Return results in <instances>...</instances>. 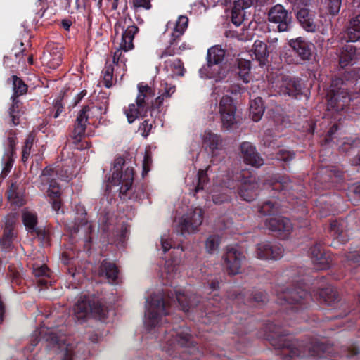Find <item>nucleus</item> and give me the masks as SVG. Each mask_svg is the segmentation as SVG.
<instances>
[{
	"label": "nucleus",
	"instance_id": "f257e3e1",
	"mask_svg": "<svg viewBox=\"0 0 360 360\" xmlns=\"http://www.w3.org/2000/svg\"><path fill=\"white\" fill-rule=\"evenodd\" d=\"M287 326H290L287 320L281 325L271 321L264 324V337L282 360H326L331 357L333 347L327 340L292 339L283 328Z\"/></svg>",
	"mask_w": 360,
	"mask_h": 360
},
{
	"label": "nucleus",
	"instance_id": "f03ea898",
	"mask_svg": "<svg viewBox=\"0 0 360 360\" xmlns=\"http://www.w3.org/2000/svg\"><path fill=\"white\" fill-rule=\"evenodd\" d=\"M177 303L184 312H189L194 309H200V301L195 295H189L180 290L165 289L154 292L146 299V312H145V326L151 331L162 322V317L170 315L171 307Z\"/></svg>",
	"mask_w": 360,
	"mask_h": 360
},
{
	"label": "nucleus",
	"instance_id": "7ed1b4c3",
	"mask_svg": "<svg viewBox=\"0 0 360 360\" xmlns=\"http://www.w3.org/2000/svg\"><path fill=\"white\" fill-rule=\"evenodd\" d=\"M162 88L159 91V96L154 98L155 90L148 84L141 82L137 85L138 94L136 103L130 104L124 108V112L129 124L133 123L139 117H145L150 112L153 117L161 111V107L165 100L169 98L175 92L174 86L167 83L162 84Z\"/></svg>",
	"mask_w": 360,
	"mask_h": 360
},
{
	"label": "nucleus",
	"instance_id": "20e7f679",
	"mask_svg": "<svg viewBox=\"0 0 360 360\" xmlns=\"http://www.w3.org/2000/svg\"><path fill=\"white\" fill-rule=\"evenodd\" d=\"M159 327L164 333L162 350L172 357L169 360H200L202 353L192 340L190 329L184 326V323L177 326L169 325L164 328L160 325Z\"/></svg>",
	"mask_w": 360,
	"mask_h": 360
},
{
	"label": "nucleus",
	"instance_id": "39448f33",
	"mask_svg": "<svg viewBox=\"0 0 360 360\" xmlns=\"http://www.w3.org/2000/svg\"><path fill=\"white\" fill-rule=\"evenodd\" d=\"M311 294L305 288L293 285L291 288H281L277 290V303L285 307V314H294V319L309 307Z\"/></svg>",
	"mask_w": 360,
	"mask_h": 360
},
{
	"label": "nucleus",
	"instance_id": "423d86ee",
	"mask_svg": "<svg viewBox=\"0 0 360 360\" xmlns=\"http://www.w3.org/2000/svg\"><path fill=\"white\" fill-rule=\"evenodd\" d=\"M223 184L229 189H237L242 200L251 202L257 195L258 184L256 177L248 169L229 173Z\"/></svg>",
	"mask_w": 360,
	"mask_h": 360
},
{
	"label": "nucleus",
	"instance_id": "0eeeda50",
	"mask_svg": "<svg viewBox=\"0 0 360 360\" xmlns=\"http://www.w3.org/2000/svg\"><path fill=\"white\" fill-rule=\"evenodd\" d=\"M134 178V169L132 167H127L124 169V174L115 173L111 179V185H120V196L123 200L129 199L135 201L142 200L145 196L142 185L133 186Z\"/></svg>",
	"mask_w": 360,
	"mask_h": 360
},
{
	"label": "nucleus",
	"instance_id": "6e6552de",
	"mask_svg": "<svg viewBox=\"0 0 360 360\" xmlns=\"http://www.w3.org/2000/svg\"><path fill=\"white\" fill-rule=\"evenodd\" d=\"M288 49L283 54L284 60L290 65H304L313 57L314 45L302 37L288 41Z\"/></svg>",
	"mask_w": 360,
	"mask_h": 360
},
{
	"label": "nucleus",
	"instance_id": "1a4fd4ad",
	"mask_svg": "<svg viewBox=\"0 0 360 360\" xmlns=\"http://www.w3.org/2000/svg\"><path fill=\"white\" fill-rule=\"evenodd\" d=\"M108 106L105 103L100 105L91 104L90 105L84 106L78 112L74 129L70 134L71 139L73 140L74 144L77 146L84 136L87 124L91 118L101 119L102 114H105Z\"/></svg>",
	"mask_w": 360,
	"mask_h": 360
},
{
	"label": "nucleus",
	"instance_id": "9d476101",
	"mask_svg": "<svg viewBox=\"0 0 360 360\" xmlns=\"http://www.w3.org/2000/svg\"><path fill=\"white\" fill-rule=\"evenodd\" d=\"M225 51L219 46H214L207 51V64L203 65L199 73L202 78L214 79L218 82L224 79L227 73L226 67L222 65Z\"/></svg>",
	"mask_w": 360,
	"mask_h": 360
},
{
	"label": "nucleus",
	"instance_id": "9b49d317",
	"mask_svg": "<svg viewBox=\"0 0 360 360\" xmlns=\"http://www.w3.org/2000/svg\"><path fill=\"white\" fill-rule=\"evenodd\" d=\"M74 311L78 320H84L89 316L104 320L108 316V307L94 295H84L80 297L75 304Z\"/></svg>",
	"mask_w": 360,
	"mask_h": 360
},
{
	"label": "nucleus",
	"instance_id": "f8f14e48",
	"mask_svg": "<svg viewBox=\"0 0 360 360\" xmlns=\"http://www.w3.org/2000/svg\"><path fill=\"white\" fill-rule=\"evenodd\" d=\"M229 299L232 300L233 306L238 309H232V312L238 314L244 306L252 307L264 304L266 302V293L257 290H243L239 292L234 291L229 295Z\"/></svg>",
	"mask_w": 360,
	"mask_h": 360
},
{
	"label": "nucleus",
	"instance_id": "ddd939ff",
	"mask_svg": "<svg viewBox=\"0 0 360 360\" xmlns=\"http://www.w3.org/2000/svg\"><path fill=\"white\" fill-rule=\"evenodd\" d=\"M311 283L313 294L321 304L335 308L337 306V292L335 289L327 284V278L324 276H312Z\"/></svg>",
	"mask_w": 360,
	"mask_h": 360
},
{
	"label": "nucleus",
	"instance_id": "4468645a",
	"mask_svg": "<svg viewBox=\"0 0 360 360\" xmlns=\"http://www.w3.org/2000/svg\"><path fill=\"white\" fill-rule=\"evenodd\" d=\"M9 80L13 83V94L11 96L12 105L8 109L10 124L17 126L20 124V117L22 114V103L18 99L20 96L27 93L28 86L24 81L16 75H13Z\"/></svg>",
	"mask_w": 360,
	"mask_h": 360
},
{
	"label": "nucleus",
	"instance_id": "2eb2a0df",
	"mask_svg": "<svg viewBox=\"0 0 360 360\" xmlns=\"http://www.w3.org/2000/svg\"><path fill=\"white\" fill-rule=\"evenodd\" d=\"M360 58V49L350 44H346L342 46L339 51V68H344L347 66H352L355 64ZM342 73L339 69V84H343L344 80L354 79L356 77V73L354 70L345 71L344 75L340 77Z\"/></svg>",
	"mask_w": 360,
	"mask_h": 360
},
{
	"label": "nucleus",
	"instance_id": "dca6fc26",
	"mask_svg": "<svg viewBox=\"0 0 360 360\" xmlns=\"http://www.w3.org/2000/svg\"><path fill=\"white\" fill-rule=\"evenodd\" d=\"M57 172L50 167H46L39 176V181L43 186L49 185L47 194L52 208L58 212L61 207L60 188L56 181Z\"/></svg>",
	"mask_w": 360,
	"mask_h": 360
},
{
	"label": "nucleus",
	"instance_id": "f3484780",
	"mask_svg": "<svg viewBox=\"0 0 360 360\" xmlns=\"http://www.w3.org/2000/svg\"><path fill=\"white\" fill-rule=\"evenodd\" d=\"M37 216L31 212L22 214V222L28 232L39 241L41 248H49L51 245V233L45 228L37 227Z\"/></svg>",
	"mask_w": 360,
	"mask_h": 360
},
{
	"label": "nucleus",
	"instance_id": "a211bd4d",
	"mask_svg": "<svg viewBox=\"0 0 360 360\" xmlns=\"http://www.w3.org/2000/svg\"><path fill=\"white\" fill-rule=\"evenodd\" d=\"M118 27L122 28V40L120 44V49L117 50L114 53L113 56V63L116 65H119V63L124 64L126 59L124 57L122 56V51H127L134 49L133 40L135 34H136L139 31V28L134 24L128 25V27L124 29V26H122L121 22H117L115 25L116 33H117V30Z\"/></svg>",
	"mask_w": 360,
	"mask_h": 360
},
{
	"label": "nucleus",
	"instance_id": "6ab92c4d",
	"mask_svg": "<svg viewBox=\"0 0 360 360\" xmlns=\"http://www.w3.org/2000/svg\"><path fill=\"white\" fill-rule=\"evenodd\" d=\"M267 15L270 22L277 25L276 29L279 32H288L292 28V12L282 4H277L271 7Z\"/></svg>",
	"mask_w": 360,
	"mask_h": 360
},
{
	"label": "nucleus",
	"instance_id": "aec40b11",
	"mask_svg": "<svg viewBox=\"0 0 360 360\" xmlns=\"http://www.w3.org/2000/svg\"><path fill=\"white\" fill-rule=\"evenodd\" d=\"M269 188L274 191L272 197L281 201L290 200L297 198L295 194L294 184L288 176H279L268 184ZM267 186V184H266Z\"/></svg>",
	"mask_w": 360,
	"mask_h": 360
},
{
	"label": "nucleus",
	"instance_id": "412c9836",
	"mask_svg": "<svg viewBox=\"0 0 360 360\" xmlns=\"http://www.w3.org/2000/svg\"><path fill=\"white\" fill-rule=\"evenodd\" d=\"M335 80H333L331 89L327 93V106L325 117H333L334 122L326 136L325 140L326 142L331 141L338 131V122L335 120L338 115V90L335 89Z\"/></svg>",
	"mask_w": 360,
	"mask_h": 360
},
{
	"label": "nucleus",
	"instance_id": "4be33fe9",
	"mask_svg": "<svg viewBox=\"0 0 360 360\" xmlns=\"http://www.w3.org/2000/svg\"><path fill=\"white\" fill-rule=\"evenodd\" d=\"M264 226L275 237L281 240H287L292 231V224L288 218L279 217L266 219Z\"/></svg>",
	"mask_w": 360,
	"mask_h": 360
},
{
	"label": "nucleus",
	"instance_id": "5701e85b",
	"mask_svg": "<svg viewBox=\"0 0 360 360\" xmlns=\"http://www.w3.org/2000/svg\"><path fill=\"white\" fill-rule=\"evenodd\" d=\"M236 106L233 99L229 96H224L219 102V112L222 127L226 129H231L236 124Z\"/></svg>",
	"mask_w": 360,
	"mask_h": 360
},
{
	"label": "nucleus",
	"instance_id": "b1692460",
	"mask_svg": "<svg viewBox=\"0 0 360 360\" xmlns=\"http://www.w3.org/2000/svg\"><path fill=\"white\" fill-rule=\"evenodd\" d=\"M280 93L297 98L304 94V84L302 79L284 75L279 82Z\"/></svg>",
	"mask_w": 360,
	"mask_h": 360
},
{
	"label": "nucleus",
	"instance_id": "393cba45",
	"mask_svg": "<svg viewBox=\"0 0 360 360\" xmlns=\"http://www.w3.org/2000/svg\"><path fill=\"white\" fill-rule=\"evenodd\" d=\"M71 236L83 231L84 233V248H91L93 240L94 229L91 224L88 222L86 212L84 211L81 217L75 218V223L70 226H68Z\"/></svg>",
	"mask_w": 360,
	"mask_h": 360
},
{
	"label": "nucleus",
	"instance_id": "a878e982",
	"mask_svg": "<svg viewBox=\"0 0 360 360\" xmlns=\"http://www.w3.org/2000/svg\"><path fill=\"white\" fill-rule=\"evenodd\" d=\"M203 220V211L200 207L195 208L182 217L180 223L181 234L192 233L198 230Z\"/></svg>",
	"mask_w": 360,
	"mask_h": 360
},
{
	"label": "nucleus",
	"instance_id": "bb28decb",
	"mask_svg": "<svg viewBox=\"0 0 360 360\" xmlns=\"http://www.w3.org/2000/svg\"><path fill=\"white\" fill-rule=\"evenodd\" d=\"M241 249H226L224 256V266L226 269L227 274L236 275L239 274L241 261L245 259Z\"/></svg>",
	"mask_w": 360,
	"mask_h": 360
},
{
	"label": "nucleus",
	"instance_id": "cd10ccee",
	"mask_svg": "<svg viewBox=\"0 0 360 360\" xmlns=\"http://www.w3.org/2000/svg\"><path fill=\"white\" fill-rule=\"evenodd\" d=\"M17 143V137L15 131L10 130L8 131L7 148L4 152L2 160L4 162V167L1 172V175L7 176L10 172L14 162L13 156L15 154V146Z\"/></svg>",
	"mask_w": 360,
	"mask_h": 360
},
{
	"label": "nucleus",
	"instance_id": "c85d7f7f",
	"mask_svg": "<svg viewBox=\"0 0 360 360\" xmlns=\"http://www.w3.org/2000/svg\"><path fill=\"white\" fill-rule=\"evenodd\" d=\"M297 20L300 27L307 32H315L319 28L316 22L314 11L303 7L297 11L295 13Z\"/></svg>",
	"mask_w": 360,
	"mask_h": 360
},
{
	"label": "nucleus",
	"instance_id": "c756f323",
	"mask_svg": "<svg viewBox=\"0 0 360 360\" xmlns=\"http://www.w3.org/2000/svg\"><path fill=\"white\" fill-rule=\"evenodd\" d=\"M104 238H107L108 243L114 245L116 248H125L127 240L128 230L126 226H122L121 229L109 233L110 229L107 224L102 226Z\"/></svg>",
	"mask_w": 360,
	"mask_h": 360
},
{
	"label": "nucleus",
	"instance_id": "7c9ffc66",
	"mask_svg": "<svg viewBox=\"0 0 360 360\" xmlns=\"http://www.w3.org/2000/svg\"><path fill=\"white\" fill-rule=\"evenodd\" d=\"M244 162L252 167H259L264 164V160L257 153L256 148L250 142H243L240 146Z\"/></svg>",
	"mask_w": 360,
	"mask_h": 360
},
{
	"label": "nucleus",
	"instance_id": "2f4dec72",
	"mask_svg": "<svg viewBox=\"0 0 360 360\" xmlns=\"http://www.w3.org/2000/svg\"><path fill=\"white\" fill-rule=\"evenodd\" d=\"M311 259L316 269L322 270L329 268L333 262V255L328 249H311Z\"/></svg>",
	"mask_w": 360,
	"mask_h": 360
},
{
	"label": "nucleus",
	"instance_id": "473e14b6",
	"mask_svg": "<svg viewBox=\"0 0 360 360\" xmlns=\"http://www.w3.org/2000/svg\"><path fill=\"white\" fill-rule=\"evenodd\" d=\"M100 276L105 277L109 281L110 283H112L117 280L118 277V267L113 262L104 259L100 264Z\"/></svg>",
	"mask_w": 360,
	"mask_h": 360
},
{
	"label": "nucleus",
	"instance_id": "72a5a7b5",
	"mask_svg": "<svg viewBox=\"0 0 360 360\" xmlns=\"http://www.w3.org/2000/svg\"><path fill=\"white\" fill-rule=\"evenodd\" d=\"M33 275L35 277V282H37V285L46 288L51 285L50 270L46 265L42 264L41 266H34Z\"/></svg>",
	"mask_w": 360,
	"mask_h": 360
},
{
	"label": "nucleus",
	"instance_id": "f704fd0d",
	"mask_svg": "<svg viewBox=\"0 0 360 360\" xmlns=\"http://www.w3.org/2000/svg\"><path fill=\"white\" fill-rule=\"evenodd\" d=\"M344 37L347 42H355L360 40V15L349 21Z\"/></svg>",
	"mask_w": 360,
	"mask_h": 360
},
{
	"label": "nucleus",
	"instance_id": "c9c22d12",
	"mask_svg": "<svg viewBox=\"0 0 360 360\" xmlns=\"http://www.w3.org/2000/svg\"><path fill=\"white\" fill-rule=\"evenodd\" d=\"M252 51L259 65H266L269 54L267 44L260 40H256L252 46Z\"/></svg>",
	"mask_w": 360,
	"mask_h": 360
},
{
	"label": "nucleus",
	"instance_id": "e433bc0d",
	"mask_svg": "<svg viewBox=\"0 0 360 360\" xmlns=\"http://www.w3.org/2000/svg\"><path fill=\"white\" fill-rule=\"evenodd\" d=\"M8 199L17 207H21L25 203L24 192L14 183L11 184L8 191Z\"/></svg>",
	"mask_w": 360,
	"mask_h": 360
},
{
	"label": "nucleus",
	"instance_id": "4c0bfd02",
	"mask_svg": "<svg viewBox=\"0 0 360 360\" xmlns=\"http://www.w3.org/2000/svg\"><path fill=\"white\" fill-rule=\"evenodd\" d=\"M284 249H256L255 255L262 260H278L282 258Z\"/></svg>",
	"mask_w": 360,
	"mask_h": 360
},
{
	"label": "nucleus",
	"instance_id": "58836bf2",
	"mask_svg": "<svg viewBox=\"0 0 360 360\" xmlns=\"http://www.w3.org/2000/svg\"><path fill=\"white\" fill-rule=\"evenodd\" d=\"M264 106L261 97H257L251 101L250 105V115L254 122L261 120L264 112Z\"/></svg>",
	"mask_w": 360,
	"mask_h": 360
},
{
	"label": "nucleus",
	"instance_id": "ea45409f",
	"mask_svg": "<svg viewBox=\"0 0 360 360\" xmlns=\"http://www.w3.org/2000/svg\"><path fill=\"white\" fill-rule=\"evenodd\" d=\"M360 355V347L356 343H352L340 349V358L347 360H358Z\"/></svg>",
	"mask_w": 360,
	"mask_h": 360
},
{
	"label": "nucleus",
	"instance_id": "a19ab883",
	"mask_svg": "<svg viewBox=\"0 0 360 360\" xmlns=\"http://www.w3.org/2000/svg\"><path fill=\"white\" fill-rule=\"evenodd\" d=\"M238 75L244 83H248L250 80L251 62L243 58L238 59Z\"/></svg>",
	"mask_w": 360,
	"mask_h": 360
},
{
	"label": "nucleus",
	"instance_id": "79ce46f5",
	"mask_svg": "<svg viewBox=\"0 0 360 360\" xmlns=\"http://www.w3.org/2000/svg\"><path fill=\"white\" fill-rule=\"evenodd\" d=\"M204 141L214 153L215 150L220 148L222 139L218 134H214L212 131H206L205 133Z\"/></svg>",
	"mask_w": 360,
	"mask_h": 360
},
{
	"label": "nucleus",
	"instance_id": "37998d69",
	"mask_svg": "<svg viewBox=\"0 0 360 360\" xmlns=\"http://www.w3.org/2000/svg\"><path fill=\"white\" fill-rule=\"evenodd\" d=\"M188 24V18L186 15H180L175 23L171 36L180 39L187 29Z\"/></svg>",
	"mask_w": 360,
	"mask_h": 360
},
{
	"label": "nucleus",
	"instance_id": "c03bdc74",
	"mask_svg": "<svg viewBox=\"0 0 360 360\" xmlns=\"http://www.w3.org/2000/svg\"><path fill=\"white\" fill-rule=\"evenodd\" d=\"M280 204L271 200L264 202L258 207V212L262 215H272L278 212Z\"/></svg>",
	"mask_w": 360,
	"mask_h": 360
},
{
	"label": "nucleus",
	"instance_id": "a18cd8bd",
	"mask_svg": "<svg viewBox=\"0 0 360 360\" xmlns=\"http://www.w3.org/2000/svg\"><path fill=\"white\" fill-rule=\"evenodd\" d=\"M207 171L199 169L193 180V191L195 193L204 189V186L208 183Z\"/></svg>",
	"mask_w": 360,
	"mask_h": 360
},
{
	"label": "nucleus",
	"instance_id": "49530a36",
	"mask_svg": "<svg viewBox=\"0 0 360 360\" xmlns=\"http://www.w3.org/2000/svg\"><path fill=\"white\" fill-rule=\"evenodd\" d=\"M179 264H180V257L174 256L173 254L169 258L165 259L164 266L167 276L172 278L173 274L178 270Z\"/></svg>",
	"mask_w": 360,
	"mask_h": 360
},
{
	"label": "nucleus",
	"instance_id": "de8ad7c7",
	"mask_svg": "<svg viewBox=\"0 0 360 360\" xmlns=\"http://www.w3.org/2000/svg\"><path fill=\"white\" fill-rule=\"evenodd\" d=\"M245 7L241 6L240 3L234 1V5L231 11V21L236 26H240L244 20Z\"/></svg>",
	"mask_w": 360,
	"mask_h": 360
},
{
	"label": "nucleus",
	"instance_id": "09e8293b",
	"mask_svg": "<svg viewBox=\"0 0 360 360\" xmlns=\"http://www.w3.org/2000/svg\"><path fill=\"white\" fill-rule=\"evenodd\" d=\"M179 39L172 37L169 39V46L160 53V58H163L167 56H171L176 54H180V51L177 50V45L179 42Z\"/></svg>",
	"mask_w": 360,
	"mask_h": 360
},
{
	"label": "nucleus",
	"instance_id": "8fccbe9b",
	"mask_svg": "<svg viewBox=\"0 0 360 360\" xmlns=\"http://www.w3.org/2000/svg\"><path fill=\"white\" fill-rule=\"evenodd\" d=\"M219 302H220V298L219 297L214 294L212 297L207 298V303L203 304V306L206 307L207 309L204 310V312H205V314H210V313L214 314H221L220 313V310L218 309L219 308Z\"/></svg>",
	"mask_w": 360,
	"mask_h": 360
},
{
	"label": "nucleus",
	"instance_id": "3c124183",
	"mask_svg": "<svg viewBox=\"0 0 360 360\" xmlns=\"http://www.w3.org/2000/svg\"><path fill=\"white\" fill-rule=\"evenodd\" d=\"M341 146L339 147V153L341 152L347 153L350 150L357 148L360 146V139H351L350 138H342L341 141L339 139V143Z\"/></svg>",
	"mask_w": 360,
	"mask_h": 360
},
{
	"label": "nucleus",
	"instance_id": "603ef678",
	"mask_svg": "<svg viewBox=\"0 0 360 360\" xmlns=\"http://www.w3.org/2000/svg\"><path fill=\"white\" fill-rule=\"evenodd\" d=\"M17 238V233L15 231L4 229L3 236L0 239V245L1 248H11L13 246V241Z\"/></svg>",
	"mask_w": 360,
	"mask_h": 360
},
{
	"label": "nucleus",
	"instance_id": "864d4df0",
	"mask_svg": "<svg viewBox=\"0 0 360 360\" xmlns=\"http://www.w3.org/2000/svg\"><path fill=\"white\" fill-rule=\"evenodd\" d=\"M114 67L112 64H105L103 71V82L106 88H110L113 84Z\"/></svg>",
	"mask_w": 360,
	"mask_h": 360
},
{
	"label": "nucleus",
	"instance_id": "5fc2aeb1",
	"mask_svg": "<svg viewBox=\"0 0 360 360\" xmlns=\"http://www.w3.org/2000/svg\"><path fill=\"white\" fill-rule=\"evenodd\" d=\"M296 154L294 151L281 149L275 155V158L288 164L295 158Z\"/></svg>",
	"mask_w": 360,
	"mask_h": 360
},
{
	"label": "nucleus",
	"instance_id": "6e6d98bb",
	"mask_svg": "<svg viewBox=\"0 0 360 360\" xmlns=\"http://www.w3.org/2000/svg\"><path fill=\"white\" fill-rule=\"evenodd\" d=\"M87 356V352H84L82 354H79V351L72 352L67 347L62 360H85Z\"/></svg>",
	"mask_w": 360,
	"mask_h": 360
},
{
	"label": "nucleus",
	"instance_id": "4d7b16f0",
	"mask_svg": "<svg viewBox=\"0 0 360 360\" xmlns=\"http://www.w3.org/2000/svg\"><path fill=\"white\" fill-rule=\"evenodd\" d=\"M34 141V136L32 134H30L25 141V144L22 150V160L24 162H25L30 157L31 148L33 146Z\"/></svg>",
	"mask_w": 360,
	"mask_h": 360
},
{
	"label": "nucleus",
	"instance_id": "13d9d810",
	"mask_svg": "<svg viewBox=\"0 0 360 360\" xmlns=\"http://www.w3.org/2000/svg\"><path fill=\"white\" fill-rule=\"evenodd\" d=\"M125 165V160L122 158V157H117L115 161H114V169L115 171L113 172L112 174L113 175L115 173H119V174H124V171L122 172V169H123V167ZM112 177L109 178L108 179V183L106 184V188H105V191H109L110 189V179H111Z\"/></svg>",
	"mask_w": 360,
	"mask_h": 360
},
{
	"label": "nucleus",
	"instance_id": "bf43d9fd",
	"mask_svg": "<svg viewBox=\"0 0 360 360\" xmlns=\"http://www.w3.org/2000/svg\"><path fill=\"white\" fill-rule=\"evenodd\" d=\"M324 13L330 15L333 17L338 14V0H327L323 7L321 8Z\"/></svg>",
	"mask_w": 360,
	"mask_h": 360
},
{
	"label": "nucleus",
	"instance_id": "052dcab7",
	"mask_svg": "<svg viewBox=\"0 0 360 360\" xmlns=\"http://www.w3.org/2000/svg\"><path fill=\"white\" fill-rule=\"evenodd\" d=\"M131 8L135 13L141 9L150 10L152 8L151 0H131Z\"/></svg>",
	"mask_w": 360,
	"mask_h": 360
},
{
	"label": "nucleus",
	"instance_id": "680f3d73",
	"mask_svg": "<svg viewBox=\"0 0 360 360\" xmlns=\"http://www.w3.org/2000/svg\"><path fill=\"white\" fill-rule=\"evenodd\" d=\"M153 163L152 154L150 150H146L143 160V172L142 176L146 175L150 170V167Z\"/></svg>",
	"mask_w": 360,
	"mask_h": 360
},
{
	"label": "nucleus",
	"instance_id": "e2e57ef3",
	"mask_svg": "<svg viewBox=\"0 0 360 360\" xmlns=\"http://www.w3.org/2000/svg\"><path fill=\"white\" fill-rule=\"evenodd\" d=\"M8 272H9L10 278H11V283L20 285L22 283V275L14 266L10 265L8 267Z\"/></svg>",
	"mask_w": 360,
	"mask_h": 360
},
{
	"label": "nucleus",
	"instance_id": "0e129e2a",
	"mask_svg": "<svg viewBox=\"0 0 360 360\" xmlns=\"http://www.w3.org/2000/svg\"><path fill=\"white\" fill-rule=\"evenodd\" d=\"M154 123L153 120H150L149 119L145 120L139 126V131L141 132V135L144 137H147L152 128L153 124Z\"/></svg>",
	"mask_w": 360,
	"mask_h": 360
},
{
	"label": "nucleus",
	"instance_id": "69168bd1",
	"mask_svg": "<svg viewBox=\"0 0 360 360\" xmlns=\"http://www.w3.org/2000/svg\"><path fill=\"white\" fill-rule=\"evenodd\" d=\"M221 239V236L218 234L210 235L206 240L205 248H219Z\"/></svg>",
	"mask_w": 360,
	"mask_h": 360
},
{
	"label": "nucleus",
	"instance_id": "338daca9",
	"mask_svg": "<svg viewBox=\"0 0 360 360\" xmlns=\"http://www.w3.org/2000/svg\"><path fill=\"white\" fill-rule=\"evenodd\" d=\"M16 217L14 214H10L5 217L4 229L15 231Z\"/></svg>",
	"mask_w": 360,
	"mask_h": 360
},
{
	"label": "nucleus",
	"instance_id": "774afa93",
	"mask_svg": "<svg viewBox=\"0 0 360 360\" xmlns=\"http://www.w3.org/2000/svg\"><path fill=\"white\" fill-rule=\"evenodd\" d=\"M221 283V277L219 275H215L209 280V290L211 291H217L219 289V284Z\"/></svg>",
	"mask_w": 360,
	"mask_h": 360
}]
</instances>
